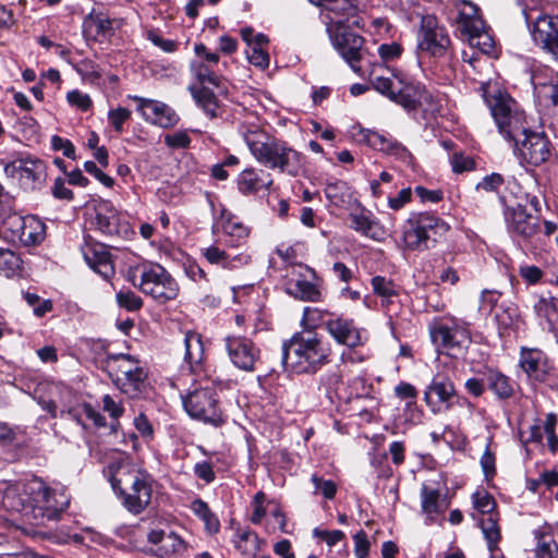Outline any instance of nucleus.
<instances>
[{
    "mask_svg": "<svg viewBox=\"0 0 558 558\" xmlns=\"http://www.w3.org/2000/svg\"><path fill=\"white\" fill-rule=\"evenodd\" d=\"M193 98L209 118H217L221 114L220 105L213 90L206 86L191 87Z\"/></svg>",
    "mask_w": 558,
    "mask_h": 558,
    "instance_id": "obj_39",
    "label": "nucleus"
},
{
    "mask_svg": "<svg viewBox=\"0 0 558 558\" xmlns=\"http://www.w3.org/2000/svg\"><path fill=\"white\" fill-rule=\"evenodd\" d=\"M27 496V520L34 524H45L57 520L68 508L70 498L63 488H50L41 478L35 477L25 486Z\"/></svg>",
    "mask_w": 558,
    "mask_h": 558,
    "instance_id": "obj_4",
    "label": "nucleus"
},
{
    "mask_svg": "<svg viewBox=\"0 0 558 558\" xmlns=\"http://www.w3.org/2000/svg\"><path fill=\"white\" fill-rule=\"evenodd\" d=\"M438 99L424 86L420 85L417 95V109H422L425 113H435L439 110Z\"/></svg>",
    "mask_w": 558,
    "mask_h": 558,
    "instance_id": "obj_56",
    "label": "nucleus"
},
{
    "mask_svg": "<svg viewBox=\"0 0 558 558\" xmlns=\"http://www.w3.org/2000/svg\"><path fill=\"white\" fill-rule=\"evenodd\" d=\"M130 98L137 102L136 109L146 122L163 129L178 124L179 116L167 104L140 96H130Z\"/></svg>",
    "mask_w": 558,
    "mask_h": 558,
    "instance_id": "obj_18",
    "label": "nucleus"
},
{
    "mask_svg": "<svg viewBox=\"0 0 558 558\" xmlns=\"http://www.w3.org/2000/svg\"><path fill=\"white\" fill-rule=\"evenodd\" d=\"M520 366L523 372L537 381H543L547 375V362L544 353L536 349H524L520 356Z\"/></svg>",
    "mask_w": 558,
    "mask_h": 558,
    "instance_id": "obj_28",
    "label": "nucleus"
},
{
    "mask_svg": "<svg viewBox=\"0 0 558 558\" xmlns=\"http://www.w3.org/2000/svg\"><path fill=\"white\" fill-rule=\"evenodd\" d=\"M110 482L123 507L133 514L142 513L151 500V476L130 464H120L112 472Z\"/></svg>",
    "mask_w": 558,
    "mask_h": 558,
    "instance_id": "obj_3",
    "label": "nucleus"
},
{
    "mask_svg": "<svg viewBox=\"0 0 558 558\" xmlns=\"http://www.w3.org/2000/svg\"><path fill=\"white\" fill-rule=\"evenodd\" d=\"M26 484L19 482H0V508L27 515V496L25 494Z\"/></svg>",
    "mask_w": 558,
    "mask_h": 558,
    "instance_id": "obj_25",
    "label": "nucleus"
},
{
    "mask_svg": "<svg viewBox=\"0 0 558 558\" xmlns=\"http://www.w3.org/2000/svg\"><path fill=\"white\" fill-rule=\"evenodd\" d=\"M332 46L349 63L355 73L361 72L359 62L363 56L364 38L354 33L349 32L341 22L337 23V27L328 26L327 28Z\"/></svg>",
    "mask_w": 558,
    "mask_h": 558,
    "instance_id": "obj_14",
    "label": "nucleus"
},
{
    "mask_svg": "<svg viewBox=\"0 0 558 558\" xmlns=\"http://www.w3.org/2000/svg\"><path fill=\"white\" fill-rule=\"evenodd\" d=\"M480 462L486 480L493 478L496 474V458L489 448V444L486 446Z\"/></svg>",
    "mask_w": 558,
    "mask_h": 558,
    "instance_id": "obj_63",
    "label": "nucleus"
},
{
    "mask_svg": "<svg viewBox=\"0 0 558 558\" xmlns=\"http://www.w3.org/2000/svg\"><path fill=\"white\" fill-rule=\"evenodd\" d=\"M107 371L122 393L134 398L143 392L147 372L134 356L123 353L109 355Z\"/></svg>",
    "mask_w": 558,
    "mask_h": 558,
    "instance_id": "obj_9",
    "label": "nucleus"
},
{
    "mask_svg": "<svg viewBox=\"0 0 558 558\" xmlns=\"http://www.w3.org/2000/svg\"><path fill=\"white\" fill-rule=\"evenodd\" d=\"M244 142L255 160L263 167L296 177L302 170V154L288 142L257 125L242 131Z\"/></svg>",
    "mask_w": 558,
    "mask_h": 558,
    "instance_id": "obj_1",
    "label": "nucleus"
},
{
    "mask_svg": "<svg viewBox=\"0 0 558 558\" xmlns=\"http://www.w3.org/2000/svg\"><path fill=\"white\" fill-rule=\"evenodd\" d=\"M228 356L232 364L244 372H254L260 359V351L255 343L242 336H228L225 339Z\"/></svg>",
    "mask_w": 558,
    "mask_h": 558,
    "instance_id": "obj_17",
    "label": "nucleus"
},
{
    "mask_svg": "<svg viewBox=\"0 0 558 558\" xmlns=\"http://www.w3.org/2000/svg\"><path fill=\"white\" fill-rule=\"evenodd\" d=\"M514 148L521 160L534 167L544 163L550 157L549 141L544 133L526 131Z\"/></svg>",
    "mask_w": 558,
    "mask_h": 558,
    "instance_id": "obj_19",
    "label": "nucleus"
},
{
    "mask_svg": "<svg viewBox=\"0 0 558 558\" xmlns=\"http://www.w3.org/2000/svg\"><path fill=\"white\" fill-rule=\"evenodd\" d=\"M449 229V225L435 215L428 213L412 215L403 227V243L409 250H429L447 234Z\"/></svg>",
    "mask_w": 558,
    "mask_h": 558,
    "instance_id": "obj_6",
    "label": "nucleus"
},
{
    "mask_svg": "<svg viewBox=\"0 0 558 558\" xmlns=\"http://www.w3.org/2000/svg\"><path fill=\"white\" fill-rule=\"evenodd\" d=\"M456 388L453 383L444 376H435L424 392V400L433 412L440 410L441 405L449 410L453 405Z\"/></svg>",
    "mask_w": 558,
    "mask_h": 558,
    "instance_id": "obj_21",
    "label": "nucleus"
},
{
    "mask_svg": "<svg viewBox=\"0 0 558 558\" xmlns=\"http://www.w3.org/2000/svg\"><path fill=\"white\" fill-rule=\"evenodd\" d=\"M202 255L206 258L208 263L229 269L248 263L247 256L241 254L230 256L223 250H220L216 245H210L208 247L203 248Z\"/></svg>",
    "mask_w": 558,
    "mask_h": 558,
    "instance_id": "obj_36",
    "label": "nucleus"
},
{
    "mask_svg": "<svg viewBox=\"0 0 558 558\" xmlns=\"http://www.w3.org/2000/svg\"><path fill=\"white\" fill-rule=\"evenodd\" d=\"M165 144L173 149L186 148L191 144V137L185 131H178L165 136Z\"/></svg>",
    "mask_w": 558,
    "mask_h": 558,
    "instance_id": "obj_64",
    "label": "nucleus"
},
{
    "mask_svg": "<svg viewBox=\"0 0 558 558\" xmlns=\"http://www.w3.org/2000/svg\"><path fill=\"white\" fill-rule=\"evenodd\" d=\"M114 21L101 12H90L83 21V34L87 40L100 41L110 37Z\"/></svg>",
    "mask_w": 558,
    "mask_h": 558,
    "instance_id": "obj_27",
    "label": "nucleus"
},
{
    "mask_svg": "<svg viewBox=\"0 0 558 558\" xmlns=\"http://www.w3.org/2000/svg\"><path fill=\"white\" fill-rule=\"evenodd\" d=\"M537 317L548 325L551 331L558 330V299L547 294L538 295L533 304Z\"/></svg>",
    "mask_w": 558,
    "mask_h": 558,
    "instance_id": "obj_33",
    "label": "nucleus"
},
{
    "mask_svg": "<svg viewBox=\"0 0 558 558\" xmlns=\"http://www.w3.org/2000/svg\"><path fill=\"white\" fill-rule=\"evenodd\" d=\"M473 505L474 508L483 514H495L494 510L496 508L495 499L487 492H476L473 494Z\"/></svg>",
    "mask_w": 558,
    "mask_h": 558,
    "instance_id": "obj_57",
    "label": "nucleus"
},
{
    "mask_svg": "<svg viewBox=\"0 0 558 558\" xmlns=\"http://www.w3.org/2000/svg\"><path fill=\"white\" fill-rule=\"evenodd\" d=\"M190 508L192 512L204 522L205 530L209 534H215L219 531L220 522L216 514L210 510L207 502L202 499H195L191 502Z\"/></svg>",
    "mask_w": 558,
    "mask_h": 558,
    "instance_id": "obj_43",
    "label": "nucleus"
},
{
    "mask_svg": "<svg viewBox=\"0 0 558 558\" xmlns=\"http://www.w3.org/2000/svg\"><path fill=\"white\" fill-rule=\"evenodd\" d=\"M315 5L324 7L333 16H330V24L333 28L337 27V23L344 22L349 17L355 16L357 13V5L354 0H310Z\"/></svg>",
    "mask_w": 558,
    "mask_h": 558,
    "instance_id": "obj_29",
    "label": "nucleus"
},
{
    "mask_svg": "<svg viewBox=\"0 0 558 558\" xmlns=\"http://www.w3.org/2000/svg\"><path fill=\"white\" fill-rule=\"evenodd\" d=\"M147 542L149 551L158 558H181L189 549V543L172 530L153 529L147 534Z\"/></svg>",
    "mask_w": 558,
    "mask_h": 558,
    "instance_id": "obj_16",
    "label": "nucleus"
},
{
    "mask_svg": "<svg viewBox=\"0 0 558 558\" xmlns=\"http://www.w3.org/2000/svg\"><path fill=\"white\" fill-rule=\"evenodd\" d=\"M359 135L360 141L366 143L376 150L396 156L403 161L411 157L410 151L391 136H387L368 129H361Z\"/></svg>",
    "mask_w": 558,
    "mask_h": 558,
    "instance_id": "obj_24",
    "label": "nucleus"
},
{
    "mask_svg": "<svg viewBox=\"0 0 558 558\" xmlns=\"http://www.w3.org/2000/svg\"><path fill=\"white\" fill-rule=\"evenodd\" d=\"M132 282L159 304L174 300L179 293L177 281L159 264L138 266L132 276Z\"/></svg>",
    "mask_w": 558,
    "mask_h": 558,
    "instance_id": "obj_8",
    "label": "nucleus"
},
{
    "mask_svg": "<svg viewBox=\"0 0 558 558\" xmlns=\"http://www.w3.org/2000/svg\"><path fill=\"white\" fill-rule=\"evenodd\" d=\"M221 227L225 234L235 239L236 243H232L234 246L238 245L241 240L246 239L250 233L248 228L231 215L222 214Z\"/></svg>",
    "mask_w": 558,
    "mask_h": 558,
    "instance_id": "obj_47",
    "label": "nucleus"
},
{
    "mask_svg": "<svg viewBox=\"0 0 558 558\" xmlns=\"http://www.w3.org/2000/svg\"><path fill=\"white\" fill-rule=\"evenodd\" d=\"M271 184L270 174L265 173L264 170L247 168L238 177V189L245 195L256 193L263 187L269 189Z\"/></svg>",
    "mask_w": 558,
    "mask_h": 558,
    "instance_id": "obj_30",
    "label": "nucleus"
},
{
    "mask_svg": "<svg viewBox=\"0 0 558 558\" xmlns=\"http://www.w3.org/2000/svg\"><path fill=\"white\" fill-rule=\"evenodd\" d=\"M484 380L488 389L499 400L510 399L514 395L515 381L497 369H489L485 373Z\"/></svg>",
    "mask_w": 558,
    "mask_h": 558,
    "instance_id": "obj_32",
    "label": "nucleus"
},
{
    "mask_svg": "<svg viewBox=\"0 0 558 558\" xmlns=\"http://www.w3.org/2000/svg\"><path fill=\"white\" fill-rule=\"evenodd\" d=\"M46 238V226L36 216H26V222L23 228V234L17 242L24 246H35L40 244Z\"/></svg>",
    "mask_w": 558,
    "mask_h": 558,
    "instance_id": "obj_38",
    "label": "nucleus"
},
{
    "mask_svg": "<svg viewBox=\"0 0 558 558\" xmlns=\"http://www.w3.org/2000/svg\"><path fill=\"white\" fill-rule=\"evenodd\" d=\"M3 171L9 179L15 181L24 191L40 190L47 180L45 162L33 156H21L12 161L3 162Z\"/></svg>",
    "mask_w": 558,
    "mask_h": 558,
    "instance_id": "obj_11",
    "label": "nucleus"
},
{
    "mask_svg": "<svg viewBox=\"0 0 558 558\" xmlns=\"http://www.w3.org/2000/svg\"><path fill=\"white\" fill-rule=\"evenodd\" d=\"M509 230L525 239H530L539 230V222L536 216L529 214L525 207L518 205L507 214Z\"/></svg>",
    "mask_w": 558,
    "mask_h": 558,
    "instance_id": "obj_26",
    "label": "nucleus"
},
{
    "mask_svg": "<svg viewBox=\"0 0 558 558\" xmlns=\"http://www.w3.org/2000/svg\"><path fill=\"white\" fill-rule=\"evenodd\" d=\"M430 337L434 344L451 357L461 356L471 343L469 324L459 319L440 323L430 330Z\"/></svg>",
    "mask_w": 558,
    "mask_h": 558,
    "instance_id": "obj_12",
    "label": "nucleus"
},
{
    "mask_svg": "<svg viewBox=\"0 0 558 558\" xmlns=\"http://www.w3.org/2000/svg\"><path fill=\"white\" fill-rule=\"evenodd\" d=\"M102 409L113 421L111 423V430L113 433H118L121 427L119 418L124 413L122 401L111 397L110 395H105L102 397Z\"/></svg>",
    "mask_w": 558,
    "mask_h": 558,
    "instance_id": "obj_50",
    "label": "nucleus"
},
{
    "mask_svg": "<svg viewBox=\"0 0 558 558\" xmlns=\"http://www.w3.org/2000/svg\"><path fill=\"white\" fill-rule=\"evenodd\" d=\"M131 118V111L123 107H118L108 112V121L116 132L123 131V124Z\"/></svg>",
    "mask_w": 558,
    "mask_h": 558,
    "instance_id": "obj_59",
    "label": "nucleus"
},
{
    "mask_svg": "<svg viewBox=\"0 0 558 558\" xmlns=\"http://www.w3.org/2000/svg\"><path fill=\"white\" fill-rule=\"evenodd\" d=\"M501 293L497 290H483L480 296L478 311L485 314H489L493 311V308L497 305Z\"/></svg>",
    "mask_w": 558,
    "mask_h": 558,
    "instance_id": "obj_60",
    "label": "nucleus"
},
{
    "mask_svg": "<svg viewBox=\"0 0 558 558\" xmlns=\"http://www.w3.org/2000/svg\"><path fill=\"white\" fill-rule=\"evenodd\" d=\"M287 292L302 301L317 302L322 298V293L316 284L306 280H290L287 283Z\"/></svg>",
    "mask_w": 558,
    "mask_h": 558,
    "instance_id": "obj_40",
    "label": "nucleus"
},
{
    "mask_svg": "<svg viewBox=\"0 0 558 558\" xmlns=\"http://www.w3.org/2000/svg\"><path fill=\"white\" fill-rule=\"evenodd\" d=\"M534 94L542 102L558 107V74L548 68H537L531 75Z\"/></svg>",
    "mask_w": 558,
    "mask_h": 558,
    "instance_id": "obj_22",
    "label": "nucleus"
},
{
    "mask_svg": "<svg viewBox=\"0 0 558 558\" xmlns=\"http://www.w3.org/2000/svg\"><path fill=\"white\" fill-rule=\"evenodd\" d=\"M495 319L500 328H512L519 319L518 310L512 305H501L499 311L496 312Z\"/></svg>",
    "mask_w": 558,
    "mask_h": 558,
    "instance_id": "obj_54",
    "label": "nucleus"
},
{
    "mask_svg": "<svg viewBox=\"0 0 558 558\" xmlns=\"http://www.w3.org/2000/svg\"><path fill=\"white\" fill-rule=\"evenodd\" d=\"M184 345V362L189 364L191 372L195 373L201 367L205 355L202 336L194 331L185 332Z\"/></svg>",
    "mask_w": 558,
    "mask_h": 558,
    "instance_id": "obj_34",
    "label": "nucleus"
},
{
    "mask_svg": "<svg viewBox=\"0 0 558 558\" xmlns=\"http://www.w3.org/2000/svg\"><path fill=\"white\" fill-rule=\"evenodd\" d=\"M350 222L351 228L355 231L366 235L371 236L373 239L376 238L374 228L376 227V222L369 219L365 214L359 213V214H350Z\"/></svg>",
    "mask_w": 558,
    "mask_h": 558,
    "instance_id": "obj_52",
    "label": "nucleus"
},
{
    "mask_svg": "<svg viewBox=\"0 0 558 558\" xmlns=\"http://www.w3.org/2000/svg\"><path fill=\"white\" fill-rule=\"evenodd\" d=\"M93 226L96 230L109 238H126L131 228L129 222L121 216L109 201H98L95 206Z\"/></svg>",
    "mask_w": 558,
    "mask_h": 558,
    "instance_id": "obj_15",
    "label": "nucleus"
},
{
    "mask_svg": "<svg viewBox=\"0 0 558 558\" xmlns=\"http://www.w3.org/2000/svg\"><path fill=\"white\" fill-rule=\"evenodd\" d=\"M232 543L243 558H255L260 550L262 542L255 532L243 529L236 531Z\"/></svg>",
    "mask_w": 558,
    "mask_h": 558,
    "instance_id": "obj_37",
    "label": "nucleus"
},
{
    "mask_svg": "<svg viewBox=\"0 0 558 558\" xmlns=\"http://www.w3.org/2000/svg\"><path fill=\"white\" fill-rule=\"evenodd\" d=\"M371 284L374 293L383 299V304L391 302V299L399 294L395 282L384 276L373 277Z\"/></svg>",
    "mask_w": 558,
    "mask_h": 558,
    "instance_id": "obj_46",
    "label": "nucleus"
},
{
    "mask_svg": "<svg viewBox=\"0 0 558 558\" xmlns=\"http://www.w3.org/2000/svg\"><path fill=\"white\" fill-rule=\"evenodd\" d=\"M451 45L446 28L433 15L422 17L417 35V49L432 57H444Z\"/></svg>",
    "mask_w": 558,
    "mask_h": 558,
    "instance_id": "obj_13",
    "label": "nucleus"
},
{
    "mask_svg": "<svg viewBox=\"0 0 558 558\" xmlns=\"http://www.w3.org/2000/svg\"><path fill=\"white\" fill-rule=\"evenodd\" d=\"M83 255L89 267L105 277L112 271L109 254L104 248L97 251L92 246H86L83 248Z\"/></svg>",
    "mask_w": 558,
    "mask_h": 558,
    "instance_id": "obj_41",
    "label": "nucleus"
},
{
    "mask_svg": "<svg viewBox=\"0 0 558 558\" xmlns=\"http://www.w3.org/2000/svg\"><path fill=\"white\" fill-rule=\"evenodd\" d=\"M117 303L119 306L130 311L135 312L142 308L143 301L142 299L131 290H121L116 295Z\"/></svg>",
    "mask_w": 558,
    "mask_h": 558,
    "instance_id": "obj_55",
    "label": "nucleus"
},
{
    "mask_svg": "<svg viewBox=\"0 0 558 558\" xmlns=\"http://www.w3.org/2000/svg\"><path fill=\"white\" fill-rule=\"evenodd\" d=\"M191 71L202 86L204 84L219 86L220 84V77L214 71L213 65L206 64L203 61H193L191 63Z\"/></svg>",
    "mask_w": 558,
    "mask_h": 558,
    "instance_id": "obj_48",
    "label": "nucleus"
},
{
    "mask_svg": "<svg viewBox=\"0 0 558 558\" xmlns=\"http://www.w3.org/2000/svg\"><path fill=\"white\" fill-rule=\"evenodd\" d=\"M532 36L558 61V16H539L534 23Z\"/></svg>",
    "mask_w": 558,
    "mask_h": 558,
    "instance_id": "obj_23",
    "label": "nucleus"
},
{
    "mask_svg": "<svg viewBox=\"0 0 558 558\" xmlns=\"http://www.w3.org/2000/svg\"><path fill=\"white\" fill-rule=\"evenodd\" d=\"M481 529L484 537L487 542V547L490 553L497 551L498 543L501 538L500 530L498 526L497 514H490L489 517L481 520Z\"/></svg>",
    "mask_w": 558,
    "mask_h": 558,
    "instance_id": "obj_44",
    "label": "nucleus"
},
{
    "mask_svg": "<svg viewBox=\"0 0 558 558\" xmlns=\"http://www.w3.org/2000/svg\"><path fill=\"white\" fill-rule=\"evenodd\" d=\"M326 330L337 343L349 348L360 347L365 341L354 320L343 316L329 315L326 320Z\"/></svg>",
    "mask_w": 558,
    "mask_h": 558,
    "instance_id": "obj_20",
    "label": "nucleus"
},
{
    "mask_svg": "<svg viewBox=\"0 0 558 558\" xmlns=\"http://www.w3.org/2000/svg\"><path fill=\"white\" fill-rule=\"evenodd\" d=\"M486 101L500 135L518 146L520 137L529 131L524 111L506 93L498 92Z\"/></svg>",
    "mask_w": 558,
    "mask_h": 558,
    "instance_id": "obj_5",
    "label": "nucleus"
},
{
    "mask_svg": "<svg viewBox=\"0 0 558 558\" xmlns=\"http://www.w3.org/2000/svg\"><path fill=\"white\" fill-rule=\"evenodd\" d=\"M457 10V28L462 38L468 41L471 49L480 53L490 56L495 50V43L485 28V23L478 15V8L466 0H458L454 3Z\"/></svg>",
    "mask_w": 558,
    "mask_h": 558,
    "instance_id": "obj_7",
    "label": "nucleus"
},
{
    "mask_svg": "<svg viewBox=\"0 0 558 558\" xmlns=\"http://www.w3.org/2000/svg\"><path fill=\"white\" fill-rule=\"evenodd\" d=\"M331 315L327 311L317 307L307 306L304 308L302 323L307 328H317L324 326L326 328V320Z\"/></svg>",
    "mask_w": 558,
    "mask_h": 558,
    "instance_id": "obj_51",
    "label": "nucleus"
},
{
    "mask_svg": "<svg viewBox=\"0 0 558 558\" xmlns=\"http://www.w3.org/2000/svg\"><path fill=\"white\" fill-rule=\"evenodd\" d=\"M422 512L426 515L428 524L436 521L437 517L445 512L447 505L436 488L423 485L421 488Z\"/></svg>",
    "mask_w": 558,
    "mask_h": 558,
    "instance_id": "obj_31",
    "label": "nucleus"
},
{
    "mask_svg": "<svg viewBox=\"0 0 558 558\" xmlns=\"http://www.w3.org/2000/svg\"><path fill=\"white\" fill-rule=\"evenodd\" d=\"M66 99L71 106H74L82 111H87L93 105L89 95L77 89L69 92Z\"/></svg>",
    "mask_w": 558,
    "mask_h": 558,
    "instance_id": "obj_62",
    "label": "nucleus"
},
{
    "mask_svg": "<svg viewBox=\"0 0 558 558\" xmlns=\"http://www.w3.org/2000/svg\"><path fill=\"white\" fill-rule=\"evenodd\" d=\"M26 216H21L3 205L0 207V226L9 241L16 242L19 240L23 234Z\"/></svg>",
    "mask_w": 558,
    "mask_h": 558,
    "instance_id": "obj_35",
    "label": "nucleus"
},
{
    "mask_svg": "<svg viewBox=\"0 0 558 558\" xmlns=\"http://www.w3.org/2000/svg\"><path fill=\"white\" fill-rule=\"evenodd\" d=\"M535 553L537 558L558 557V545L553 533L543 532L539 534Z\"/></svg>",
    "mask_w": 558,
    "mask_h": 558,
    "instance_id": "obj_49",
    "label": "nucleus"
},
{
    "mask_svg": "<svg viewBox=\"0 0 558 558\" xmlns=\"http://www.w3.org/2000/svg\"><path fill=\"white\" fill-rule=\"evenodd\" d=\"M330 348L313 331L295 332L282 344V362L295 374H314L329 362Z\"/></svg>",
    "mask_w": 558,
    "mask_h": 558,
    "instance_id": "obj_2",
    "label": "nucleus"
},
{
    "mask_svg": "<svg viewBox=\"0 0 558 558\" xmlns=\"http://www.w3.org/2000/svg\"><path fill=\"white\" fill-rule=\"evenodd\" d=\"M505 180L500 173L493 172L476 184L477 191L496 192L504 184Z\"/></svg>",
    "mask_w": 558,
    "mask_h": 558,
    "instance_id": "obj_61",
    "label": "nucleus"
},
{
    "mask_svg": "<svg viewBox=\"0 0 558 558\" xmlns=\"http://www.w3.org/2000/svg\"><path fill=\"white\" fill-rule=\"evenodd\" d=\"M0 272L5 277H22L25 272L24 262L11 250L0 248Z\"/></svg>",
    "mask_w": 558,
    "mask_h": 558,
    "instance_id": "obj_42",
    "label": "nucleus"
},
{
    "mask_svg": "<svg viewBox=\"0 0 558 558\" xmlns=\"http://www.w3.org/2000/svg\"><path fill=\"white\" fill-rule=\"evenodd\" d=\"M420 84H407L399 92L391 94V100L408 111L417 109Z\"/></svg>",
    "mask_w": 558,
    "mask_h": 558,
    "instance_id": "obj_45",
    "label": "nucleus"
},
{
    "mask_svg": "<svg viewBox=\"0 0 558 558\" xmlns=\"http://www.w3.org/2000/svg\"><path fill=\"white\" fill-rule=\"evenodd\" d=\"M311 482L314 485V494L320 493L326 499H332L337 493V485L331 480H324L317 474H313Z\"/></svg>",
    "mask_w": 558,
    "mask_h": 558,
    "instance_id": "obj_58",
    "label": "nucleus"
},
{
    "mask_svg": "<svg viewBox=\"0 0 558 558\" xmlns=\"http://www.w3.org/2000/svg\"><path fill=\"white\" fill-rule=\"evenodd\" d=\"M558 417L555 413H548L543 423L544 435L547 439V446L553 453L558 451V436L556 434Z\"/></svg>",
    "mask_w": 558,
    "mask_h": 558,
    "instance_id": "obj_53",
    "label": "nucleus"
},
{
    "mask_svg": "<svg viewBox=\"0 0 558 558\" xmlns=\"http://www.w3.org/2000/svg\"><path fill=\"white\" fill-rule=\"evenodd\" d=\"M183 407L192 418L215 427H219L226 422L219 408L216 389L213 387H199L189 391L183 398Z\"/></svg>",
    "mask_w": 558,
    "mask_h": 558,
    "instance_id": "obj_10",
    "label": "nucleus"
}]
</instances>
